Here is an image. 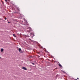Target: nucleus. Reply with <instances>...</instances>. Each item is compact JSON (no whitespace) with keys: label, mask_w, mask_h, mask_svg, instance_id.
Here are the masks:
<instances>
[{"label":"nucleus","mask_w":80,"mask_h":80,"mask_svg":"<svg viewBox=\"0 0 80 80\" xmlns=\"http://www.w3.org/2000/svg\"><path fill=\"white\" fill-rule=\"evenodd\" d=\"M22 69H23V70H27V68L25 67H22Z\"/></svg>","instance_id":"obj_3"},{"label":"nucleus","mask_w":80,"mask_h":80,"mask_svg":"<svg viewBox=\"0 0 80 80\" xmlns=\"http://www.w3.org/2000/svg\"><path fill=\"white\" fill-rule=\"evenodd\" d=\"M3 51V49L1 48V52H2Z\"/></svg>","instance_id":"obj_4"},{"label":"nucleus","mask_w":80,"mask_h":80,"mask_svg":"<svg viewBox=\"0 0 80 80\" xmlns=\"http://www.w3.org/2000/svg\"><path fill=\"white\" fill-rule=\"evenodd\" d=\"M5 20H7V18H5Z\"/></svg>","instance_id":"obj_8"},{"label":"nucleus","mask_w":80,"mask_h":80,"mask_svg":"<svg viewBox=\"0 0 80 80\" xmlns=\"http://www.w3.org/2000/svg\"><path fill=\"white\" fill-rule=\"evenodd\" d=\"M32 30V28H29V29H28V32L29 33H30V32Z\"/></svg>","instance_id":"obj_1"},{"label":"nucleus","mask_w":80,"mask_h":80,"mask_svg":"<svg viewBox=\"0 0 80 80\" xmlns=\"http://www.w3.org/2000/svg\"><path fill=\"white\" fill-rule=\"evenodd\" d=\"M5 2H7V0H5Z\"/></svg>","instance_id":"obj_10"},{"label":"nucleus","mask_w":80,"mask_h":80,"mask_svg":"<svg viewBox=\"0 0 80 80\" xmlns=\"http://www.w3.org/2000/svg\"><path fill=\"white\" fill-rule=\"evenodd\" d=\"M32 65H34V63H32Z\"/></svg>","instance_id":"obj_12"},{"label":"nucleus","mask_w":80,"mask_h":80,"mask_svg":"<svg viewBox=\"0 0 80 80\" xmlns=\"http://www.w3.org/2000/svg\"><path fill=\"white\" fill-rule=\"evenodd\" d=\"M17 10H18V11H20V9L19 8H17Z\"/></svg>","instance_id":"obj_6"},{"label":"nucleus","mask_w":80,"mask_h":80,"mask_svg":"<svg viewBox=\"0 0 80 80\" xmlns=\"http://www.w3.org/2000/svg\"><path fill=\"white\" fill-rule=\"evenodd\" d=\"M32 35H33V36H34V34H33V33H32Z\"/></svg>","instance_id":"obj_11"},{"label":"nucleus","mask_w":80,"mask_h":80,"mask_svg":"<svg viewBox=\"0 0 80 80\" xmlns=\"http://www.w3.org/2000/svg\"><path fill=\"white\" fill-rule=\"evenodd\" d=\"M19 52H20L21 53H22V49L20 48H19L18 49Z\"/></svg>","instance_id":"obj_2"},{"label":"nucleus","mask_w":80,"mask_h":80,"mask_svg":"<svg viewBox=\"0 0 80 80\" xmlns=\"http://www.w3.org/2000/svg\"><path fill=\"white\" fill-rule=\"evenodd\" d=\"M59 67H62V65H61V64H59Z\"/></svg>","instance_id":"obj_5"},{"label":"nucleus","mask_w":80,"mask_h":80,"mask_svg":"<svg viewBox=\"0 0 80 80\" xmlns=\"http://www.w3.org/2000/svg\"><path fill=\"white\" fill-rule=\"evenodd\" d=\"M8 23H10V22H8Z\"/></svg>","instance_id":"obj_9"},{"label":"nucleus","mask_w":80,"mask_h":80,"mask_svg":"<svg viewBox=\"0 0 80 80\" xmlns=\"http://www.w3.org/2000/svg\"><path fill=\"white\" fill-rule=\"evenodd\" d=\"M13 36H14V37H16V36H15V34H13Z\"/></svg>","instance_id":"obj_7"},{"label":"nucleus","mask_w":80,"mask_h":80,"mask_svg":"<svg viewBox=\"0 0 80 80\" xmlns=\"http://www.w3.org/2000/svg\"><path fill=\"white\" fill-rule=\"evenodd\" d=\"M0 58H1L0 57Z\"/></svg>","instance_id":"obj_14"},{"label":"nucleus","mask_w":80,"mask_h":80,"mask_svg":"<svg viewBox=\"0 0 80 80\" xmlns=\"http://www.w3.org/2000/svg\"><path fill=\"white\" fill-rule=\"evenodd\" d=\"M77 78V79H79L78 78Z\"/></svg>","instance_id":"obj_13"}]
</instances>
